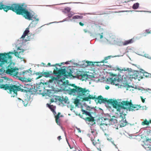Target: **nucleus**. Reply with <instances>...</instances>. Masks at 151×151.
I'll list each match as a JSON object with an SVG mask.
<instances>
[{"instance_id":"obj_38","label":"nucleus","mask_w":151,"mask_h":151,"mask_svg":"<svg viewBox=\"0 0 151 151\" xmlns=\"http://www.w3.org/2000/svg\"><path fill=\"white\" fill-rule=\"evenodd\" d=\"M58 100L61 103H63L64 98L63 97H60L58 99Z\"/></svg>"},{"instance_id":"obj_29","label":"nucleus","mask_w":151,"mask_h":151,"mask_svg":"<svg viewBox=\"0 0 151 151\" xmlns=\"http://www.w3.org/2000/svg\"><path fill=\"white\" fill-rule=\"evenodd\" d=\"M149 124V121H148L146 119L143 122H142V125H148Z\"/></svg>"},{"instance_id":"obj_21","label":"nucleus","mask_w":151,"mask_h":151,"mask_svg":"<svg viewBox=\"0 0 151 151\" xmlns=\"http://www.w3.org/2000/svg\"><path fill=\"white\" fill-rule=\"evenodd\" d=\"M123 86L127 90H129L131 91V89L130 88H133L132 86H130L128 84H124L123 83Z\"/></svg>"},{"instance_id":"obj_44","label":"nucleus","mask_w":151,"mask_h":151,"mask_svg":"<svg viewBox=\"0 0 151 151\" xmlns=\"http://www.w3.org/2000/svg\"><path fill=\"white\" fill-rule=\"evenodd\" d=\"M14 55L15 56H17V55H18V52L15 51V50H14Z\"/></svg>"},{"instance_id":"obj_53","label":"nucleus","mask_w":151,"mask_h":151,"mask_svg":"<svg viewBox=\"0 0 151 151\" xmlns=\"http://www.w3.org/2000/svg\"><path fill=\"white\" fill-rule=\"evenodd\" d=\"M84 31L85 32H87V30L86 29H84Z\"/></svg>"},{"instance_id":"obj_61","label":"nucleus","mask_w":151,"mask_h":151,"mask_svg":"<svg viewBox=\"0 0 151 151\" xmlns=\"http://www.w3.org/2000/svg\"><path fill=\"white\" fill-rule=\"evenodd\" d=\"M100 151H101V150H100Z\"/></svg>"},{"instance_id":"obj_43","label":"nucleus","mask_w":151,"mask_h":151,"mask_svg":"<svg viewBox=\"0 0 151 151\" xmlns=\"http://www.w3.org/2000/svg\"><path fill=\"white\" fill-rule=\"evenodd\" d=\"M140 98L141 99V100H142V102L143 103H144L145 102V100L144 99H143L142 97V96H140Z\"/></svg>"},{"instance_id":"obj_7","label":"nucleus","mask_w":151,"mask_h":151,"mask_svg":"<svg viewBox=\"0 0 151 151\" xmlns=\"http://www.w3.org/2000/svg\"><path fill=\"white\" fill-rule=\"evenodd\" d=\"M13 52H9L8 53H4L0 54V66H2L3 64L5 63H7L8 59H11L12 56L9 54H13Z\"/></svg>"},{"instance_id":"obj_11","label":"nucleus","mask_w":151,"mask_h":151,"mask_svg":"<svg viewBox=\"0 0 151 151\" xmlns=\"http://www.w3.org/2000/svg\"><path fill=\"white\" fill-rule=\"evenodd\" d=\"M30 13L31 14V16L32 17V19L31 20H32V18H33V19H34V20L32 21L31 23L29 25V27H35L36 26L39 20V18H37V16L35 17H33V15H32V14L30 12Z\"/></svg>"},{"instance_id":"obj_56","label":"nucleus","mask_w":151,"mask_h":151,"mask_svg":"<svg viewBox=\"0 0 151 151\" xmlns=\"http://www.w3.org/2000/svg\"><path fill=\"white\" fill-rule=\"evenodd\" d=\"M98 66H99L100 65H101L100 64H98L97 65Z\"/></svg>"},{"instance_id":"obj_1","label":"nucleus","mask_w":151,"mask_h":151,"mask_svg":"<svg viewBox=\"0 0 151 151\" xmlns=\"http://www.w3.org/2000/svg\"><path fill=\"white\" fill-rule=\"evenodd\" d=\"M24 6L23 3H14L9 6L4 5L3 4H1L0 10L3 9L6 12L9 10H11L17 15L23 16L26 19L31 20L32 17L30 12L26 8L24 7Z\"/></svg>"},{"instance_id":"obj_32","label":"nucleus","mask_w":151,"mask_h":151,"mask_svg":"<svg viewBox=\"0 0 151 151\" xmlns=\"http://www.w3.org/2000/svg\"><path fill=\"white\" fill-rule=\"evenodd\" d=\"M124 119L123 118V127L129 124V123L126 121V119Z\"/></svg>"},{"instance_id":"obj_26","label":"nucleus","mask_w":151,"mask_h":151,"mask_svg":"<svg viewBox=\"0 0 151 151\" xmlns=\"http://www.w3.org/2000/svg\"><path fill=\"white\" fill-rule=\"evenodd\" d=\"M142 73V76H143L145 77H147V78L150 77H151V74L148 73L147 72H144V73Z\"/></svg>"},{"instance_id":"obj_51","label":"nucleus","mask_w":151,"mask_h":151,"mask_svg":"<svg viewBox=\"0 0 151 151\" xmlns=\"http://www.w3.org/2000/svg\"><path fill=\"white\" fill-rule=\"evenodd\" d=\"M57 138L58 140H60V139H61V137L60 136H59Z\"/></svg>"},{"instance_id":"obj_31","label":"nucleus","mask_w":151,"mask_h":151,"mask_svg":"<svg viewBox=\"0 0 151 151\" xmlns=\"http://www.w3.org/2000/svg\"><path fill=\"white\" fill-rule=\"evenodd\" d=\"M83 17L82 16H79V15H76L74 16L73 17V19H81L83 18Z\"/></svg>"},{"instance_id":"obj_18","label":"nucleus","mask_w":151,"mask_h":151,"mask_svg":"<svg viewBox=\"0 0 151 151\" xmlns=\"http://www.w3.org/2000/svg\"><path fill=\"white\" fill-rule=\"evenodd\" d=\"M29 27H28L26 28V29L24 31L23 34L21 37V38L24 39V38L27 35L28 33L29 32Z\"/></svg>"},{"instance_id":"obj_23","label":"nucleus","mask_w":151,"mask_h":151,"mask_svg":"<svg viewBox=\"0 0 151 151\" xmlns=\"http://www.w3.org/2000/svg\"><path fill=\"white\" fill-rule=\"evenodd\" d=\"M82 111L83 112V114H85L86 116H91V114L90 112L86 111L82 109Z\"/></svg>"},{"instance_id":"obj_41","label":"nucleus","mask_w":151,"mask_h":151,"mask_svg":"<svg viewBox=\"0 0 151 151\" xmlns=\"http://www.w3.org/2000/svg\"><path fill=\"white\" fill-rule=\"evenodd\" d=\"M73 14L71 13H69L68 14V17L69 18H70L73 16Z\"/></svg>"},{"instance_id":"obj_35","label":"nucleus","mask_w":151,"mask_h":151,"mask_svg":"<svg viewBox=\"0 0 151 151\" xmlns=\"http://www.w3.org/2000/svg\"><path fill=\"white\" fill-rule=\"evenodd\" d=\"M70 8L68 7L65 8L64 9V11L65 12H70Z\"/></svg>"},{"instance_id":"obj_27","label":"nucleus","mask_w":151,"mask_h":151,"mask_svg":"<svg viewBox=\"0 0 151 151\" xmlns=\"http://www.w3.org/2000/svg\"><path fill=\"white\" fill-rule=\"evenodd\" d=\"M36 74L37 75H38V76L36 78L37 79L40 78L43 76V73H39V72H37L36 73Z\"/></svg>"},{"instance_id":"obj_50","label":"nucleus","mask_w":151,"mask_h":151,"mask_svg":"<svg viewBox=\"0 0 151 151\" xmlns=\"http://www.w3.org/2000/svg\"><path fill=\"white\" fill-rule=\"evenodd\" d=\"M103 33H101V35H100V39H101L103 38Z\"/></svg>"},{"instance_id":"obj_54","label":"nucleus","mask_w":151,"mask_h":151,"mask_svg":"<svg viewBox=\"0 0 151 151\" xmlns=\"http://www.w3.org/2000/svg\"><path fill=\"white\" fill-rule=\"evenodd\" d=\"M149 124L150 123H151V120H150V121H149Z\"/></svg>"},{"instance_id":"obj_57","label":"nucleus","mask_w":151,"mask_h":151,"mask_svg":"<svg viewBox=\"0 0 151 151\" xmlns=\"http://www.w3.org/2000/svg\"><path fill=\"white\" fill-rule=\"evenodd\" d=\"M104 60H103V62H102L101 63H104Z\"/></svg>"},{"instance_id":"obj_13","label":"nucleus","mask_w":151,"mask_h":151,"mask_svg":"<svg viewBox=\"0 0 151 151\" xmlns=\"http://www.w3.org/2000/svg\"><path fill=\"white\" fill-rule=\"evenodd\" d=\"M83 119L87 123L89 122H92V123L94 122L93 123V124L95 123V119H94V118L92 115L89 116V117H86L84 118H83Z\"/></svg>"},{"instance_id":"obj_40","label":"nucleus","mask_w":151,"mask_h":151,"mask_svg":"<svg viewBox=\"0 0 151 151\" xmlns=\"http://www.w3.org/2000/svg\"><path fill=\"white\" fill-rule=\"evenodd\" d=\"M122 124V123H121V124H118L117 126L116 129H118L119 128L122 127L123 126Z\"/></svg>"},{"instance_id":"obj_3","label":"nucleus","mask_w":151,"mask_h":151,"mask_svg":"<svg viewBox=\"0 0 151 151\" xmlns=\"http://www.w3.org/2000/svg\"><path fill=\"white\" fill-rule=\"evenodd\" d=\"M0 88L6 90H8V93L11 94V96L13 97L17 95V92L20 91L25 92L26 90L23 88V86L19 84H15L13 81L11 80H8L4 84L0 83Z\"/></svg>"},{"instance_id":"obj_46","label":"nucleus","mask_w":151,"mask_h":151,"mask_svg":"<svg viewBox=\"0 0 151 151\" xmlns=\"http://www.w3.org/2000/svg\"><path fill=\"white\" fill-rule=\"evenodd\" d=\"M105 88L106 89V90H108L109 89V86H105Z\"/></svg>"},{"instance_id":"obj_28","label":"nucleus","mask_w":151,"mask_h":151,"mask_svg":"<svg viewBox=\"0 0 151 151\" xmlns=\"http://www.w3.org/2000/svg\"><path fill=\"white\" fill-rule=\"evenodd\" d=\"M117 120L115 119L111 118L109 120V122L111 124H112L113 123H114L116 122ZM110 125V124H108Z\"/></svg>"},{"instance_id":"obj_49","label":"nucleus","mask_w":151,"mask_h":151,"mask_svg":"<svg viewBox=\"0 0 151 151\" xmlns=\"http://www.w3.org/2000/svg\"><path fill=\"white\" fill-rule=\"evenodd\" d=\"M50 101L51 103H52L54 102V99H51Z\"/></svg>"},{"instance_id":"obj_12","label":"nucleus","mask_w":151,"mask_h":151,"mask_svg":"<svg viewBox=\"0 0 151 151\" xmlns=\"http://www.w3.org/2000/svg\"><path fill=\"white\" fill-rule=\"evenodd\" d=\"M132 100H130V101H123V109H126L129 110V108H130L132 105Z\"/></svg>"},{"instance_id":"obj_10","label":"nucleus","mask_w":151,"mask_h":151,"mask_svg":"<svg viewBox=\"0 0 151 151\" xmlns=\"http://www.w3.org/2000/svg\"><path fill=\"white\" fill-rule=\"evenodd\" d=\"M142 73L141 72L138 71L132 72V75H131L130 78H134L135 79H137L139 81H140L143 78L142 75Z\"/></svg>"},{"instance_id":"obj_4","label":"nucleus","mask_w":151,"mask_h":151,"mask_svg":"<svg viewBox=\"0 0 151 151\" xmlns=\"http://www.w3.org/2000/svg\"><path fill=\"white\" fill-rule=\"evenodd\" d=\"M69 85L74 87L73 88H69L67 90L69 94L76 96L78 98H82L84 101H88L85 100L84 99L91 95L89 93L88 89L76 86L75 84H70Z\"/></svg>"},{"instance_id":"obj_24","label":"nucleus","mask_w":151,"mask_h":151,"mask_svg":"<svg viewBox=\"0 0 151 151\" xmlns=\"http://www.w3.org/2000/svg\"><path fill=\"white\" fill-rule=\"evenodd\" d=\"M133 40L132 39L125 41L123 43V45H126L128 44H130L132 43Z\"/></svg>"},{"instance_id":"obj_9","label":"nucleus","mask_w":151,"mask_h":151,"mask_svg":"<svg viewBox=\"0 0 151 151\" xmlns=\"http://www.w3.org/2000/svg\"><path fill=\"white\" fill-rule=\"evenodd\" d=\"M131 70V69L128 68L127 70L125 68H123V77L125 79V81L127 82V80L129 79L132 73V71Z\"/></svg>"},{"instance_id":"obj_34","label":"nucleus","mask_w":151,"mask_h":151,"mask_svg":"<svg viewBox=\"0 0 151 151\" xmlns=\"http://www.w3.org/2000/svg\"><path fill=\"white\" fill-rule=\"evenodd\" d=\"M79 101L78 99H76L74 101V103L76 105V106H77L78 104L79 103Z\"/></svg>"},{"instance_id":"obj_47","label":"nucleus","mask_w":151,"mask_h":151,"mask_svg":"<svg viewBox=\"0 0 151 151\" xmlns=\"http://www.w3.org/2000/svg\"><path fill=\"white\" fill-rule=\"evenodd\" d=\"M67 100H68L67 99H64V98L63 102H64L65 103H66L67 101Z\"/></svg>"},{"instance_id":"obj_5","label":"nucleus","mask_w":151,"mask_h":151,"mask_svg":"<svg viewBox=\"0 0 151 151\" xmlns=\"http://www.w3.org/2000/svg\"><path fill=\"white\" fill-rule=\"evenodd\" d=\"M56 70H54L53 71V74L57 76L56 77H52L51 79L49 80V82L52 83L54 81L55 83H57L58 84H59L60 82H63V84L65 85V82H63L62 79H60L61 78V77L63 76L64 79L65 78H68L69 77H71L73 76L72 73L73 72L70 69L69 71L66 70L65 69H58V68L56 67Z\"/></svg>"},{"instance_id":"obj_2","label":"nucleus","mask_w":151,"mask_h":151,"mask_svg":"<svg viewBox=\"0 0 151 151\" xmlns=\"http://www.w3.org/2000/svg\"><path fill=\"white\" fill-rule=\"evenodd\" d=\"M93 99L96 102L99 104L102 103H105L107 102L112 105L113 107L116 109L117 111V114H119L117 117V120L119 121H122L123 120L122 114L123 112H121L120 110L123 109V102L121 103V104L118 103L116 100H114L112 99L107 100L106 98H103L101 96H99L97 98L95 95L93 96L92 95L89 96L88 97L84 99L86 101H88L90 99Z\"/></svg>"},{"instance_id":"obj_25","label":"nucleus","mask_w":151,"mask_h":151,"mask_svg":"<svg viewBox=\"0 0 151 151\" xmlns=\"http://www.w3.org/2000/svg\"><path fill=\"white\" fill-rule=\"evenodd\" d=\"M31 68L29 69V71L27 70V71H24L23 72V74L24 75H25L26 74H27L28 73H29L30 74H29L28 75L29 76H30V75L32 74V71L30 70Z\"/></svg>"},{"instance_id":"obj_59","label":"nucleus","mask_w":151,"mask_h":151,"mask_svg":"<svg viewBox=\"0 0 151 151\" xmlns=\"http://www.w3.org/2000/svg\"><path fill=\"white\" fill-rule=\"evenodd\" d=\"M67 63H68L67 62H66V63H65V64H67Z\"/></svg>"},{"instance_id":"obj_37","label":"nucleus","mask_w":151,"mask_h":151,"mask_svg":"<svg viewBox=\"0 0 151 151\" xmlns=\"http://www.w3.org/2000/svg\"><path fill=\"white\" fill-rule=\"evenodd\" d=\"M86 63L88 65H93V62H92L87 61H86Z\"/></svg>"},{"instance_id":"obj_42","label":"nucleus","mask_w":151,"mask_h":151,"mask_svg":"<svg viewBox=\"0 0 151 151\" xmlns=\"http://www.w3.org/2000/svg\"><path fill=\"white\" fill-rule=\"evenodd\" d=\"M76 129L77 130V131L78 133H81V131L80 129L79 128L76 127Z\"/></svg>"},{"instance_id":"obj_14","label":"nucleus","mask_w":151,"mask_h":151,"mask_svg":"<svg viewBox=\"0 0 151 151\" xmlns=\"http://www.w3.org/2000/svg\"><path fill=\"white\" fill-rule=\"evenodd\" d=\"M52 111L53 112L54 114L55 115V121L56 123L58 125H60V123L59 120V119L60 117H61L62 116H60V112H58V114L56 115H55L56 114V113L55 111L54 110L53 111Z\"/></svg>"},{"instance_id":"obj_19","label":"nucleus","mask_w":151,"mask_h":151,"mask_svg":"<svg viewBox=\"0 0 151 151\" xmlns=\"http://www.w3.org/2000/svg\"><path fill=\"white\" fill-rule=\"evenodd\" d=\"M91 134H90L91 138V137H97V132L96 130H93L91 131Z\"/></svg>"},{"instance_id":"obj_6","label":"nucleus","mask_w":151,"mask_h":151,"mask_svg":"<svg viewBox=\"0 0 151 151\" xmlns=\"http://www.w3.org/2000/svg\"><path fill=\"white\" fill-rule=\"evenodd\" d=\"M110 75L113 76L114 77L107 79L108 81L110 82L112 84H114L115 83H118L115 84V85L116 86H122L121 84L122 82L123 76H121L119 74L118 75H116L112 73H111Z\"/></svg>"},{"instance_id":"obj_30","label":"nucleus","mask_w":151,"mask_h":151,"mask_svg":"<svg viewBox=\"0 0 151 151\" xmlns=\"http://www.w3.org/2000/svg\"><path fill=\"white\" fill-rule=\"evenodd\" d=\"M139 4L138 3H136L134 4L132 6V8L134 9H137L139 6Z\"/></svg>"},{"instance_id":"obj_45","label":"nucleus","mask_w":151,"mask_h":151,"mask_svg":"<svg viewBox=\"0 0 151 151\" xmlns=\"http://www.w3.org/2000/svg\"><path fill=\"white\" fill-rule=\"evenodd\" d=\"M79 24L80 25L82 26H83L84 25V24L81 22H79Z\"/></svg>"},{"instance_id":"obj_33","label":"nucleus","mask_w":151,"mask_h":151,"mask_svg":"<svg viewBox=\"0 0 151 151\" xmlns=\"http://www.w3.org/2000/svg\"><path fill=\"white\" fill-rule=\"evenodd\" d=\"M43 75H45L44 76L46 77H48L50 75V73L49 72H45L44 73H43Z\"/></svg>"},{"instance_id":"obj_20","label":"nucleus","mask_w":151,"mask_h":151,"mask_svg":"<svg viewBox=\"0 0 151 151\" xmlns=\"http://www.w3.org/2000/svg\"><path fill=\"white\" fill-rule=\"evenodd\" d=\"M144 148L147 150H150L151 151V145L144 143L143 145Z\"/></svg>"},{"instance_id":"obj_8","label":"nucleus","mask_w":151,"mask_h":151,"mask_svg":"<svg viewBox=\"0 0 151 151\" xmlns=\"http://www.w3.org/2000/svg\"><path fill=\"white\" fill-rule=\"evenodd\" d=\"M18 70V68L14 67L12 64L10 63L7 67L6 73L13 77L17 76Z\"/></svg>"},{"instance_id":"obj_16","label":"nucleus","mask_w":151,"mask_h":151,"mask_svg":"<svg viewBox=\"0 0 151 151\" xmlns=\"http://www.w3.org/2000/svg\"><path fill=\"white\" fill-rule=\"evenodd\" d=\"M91 140L92 141L93 145L94 146H95L98 143H99V140L97 137H91Z\"/></svg>"},{"instance_id":"obj_39","label":"nucleus","mask_w":151,"mask_h":151,"mask_svg":"<svg viewBox=\"0 0 151 151\" xmlns=\"http://www.w3.org/2000/svg\"><path fill=\"white\" fill-rule=\"evenodd\" d=\"M47 105H48V107L51 109V110L52 111H54V109L52 108V106H51L48 104H47Z\"/></svg>"},{"instance_id":"obj_36","label":"nucleus","mask_w":151,"mask_h":151,"mask_svg":"<svg viewBox=\"0 0 151 151\" xmlns=\"http://www.w3.org/2000/svg\"><path fill=\"white\" fill-rule=\"evenodd\" d=\"M47 65L50 66H55L56 65H58L59 66H61V65H60L59 64H56L55 65H51V64L50 63H49L47 64Z\"/></svg>"},{"instance_id":"obj_58","label":"nucleus","mask_w":151,"mask_h":151,"mask_svg":"<svg viewBox=\"0 0 151 151\" xmlns=\"http://www.w3.org/2000/svg\"><path fill=\"white\" fill-rule=\"evenodd\" d=\"M23 104H24V106H26V105H27V104L25 105V104H24V103Z\"/></svg>"},{"instance_id":"obj_48","label":"nucleus","mask_w":151,"mask_h":151,"mask_svg":"<svg viewBox=\"0 0 151 151\" xmlns=\"http://www.w3.org/2000/svg\"><path fill=\"white\" fill-rule=\"evenodd\" d=\"M110 56H108V57H106L105 58V60H108L109 58H110Z\"/></svg>"},{"instance_id":"obj_60","label":"nucleus","mask_w":151,"mask_h":151,"mask_svg":"<svg viewBox=\"0 0 151 151\" xmlns=\"http://www.w3.org/2000/svg\"><path fill=\"white\" fill-rule=\"evenodd\" d=\"M2 4V3H0V4Z\"/></svg>"},{"instance_id":"obj_55","label":"nucleus","mask_w":151,"mask_h":151,"mask_svg":"<svg viewBox=\"0 0 151 151\" xmlns=\"http://www.w3.org/2000/svg\"><path fill=\"white\" fill-rule=\"evenodd\" d=\"M19 99L20 100V101H22V102H24V101H22V99Z\"/></svg>"},{"instance_id":"obj_17","label":"nucleus","mask_w":151,"mask_h":151,"mask_svg":"<svg viewBox=\"0 0 151 151\" xmlns=\"http://www.w3.org/2000/svg\"><path fill=\"white\" fill-rule=\"evenodd\" d=\"M108 124L104 123L101 124L100 125L101 129L103 131L106 130L107 129Z\"/></svg>"},{"instance_id":"obj_52","label":"nucleus","mask_w":151,"mask_h":151,"mask_svg":"<svg viewBox=\"0 0 151 151\" xmlns=\"http://www.w3.org/2000/svg\"><path fill=\"white\" fill-rule=\"evenodd\" d=\"M116 70H119V71H122L123 70V69L122 70H121V69H120L119 68H116Z\"/></svg>"},{"instance_id":"obj_22","label":"nucleus","mask_w":151,"mask_h":151,"mask_svg":"<svg viewBox=\"0 0 151 151\" xmlns=\"http://www.w3.org/2000/svg\"><path fill=\"white\" fill-rule=\"evenodd\" d=\"M151 31H150L148 29L145 30V32L142 33V36L143 37H145L146 36L147 34L151 33Z\"/></svg>"},{"instance_id":"obj_15","label":"nucleus","mask_w":151,"mask_h":151,"mask_svg":"<svg viewBox=\"0 0 151 151\" xmlns=\"http://www.w3.org/2000/svg\"><path fill=\"white\" fill-rule=\"evenodd\" d=\"M140 105L133 104H132V105L130 108H129V111H133L137 110L139 109V108L141 107L139 106Z\"/></svg>"}]
</instances>
